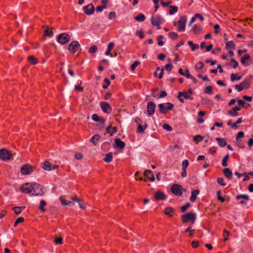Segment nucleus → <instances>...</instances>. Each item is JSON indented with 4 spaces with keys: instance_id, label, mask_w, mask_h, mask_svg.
<instances>
[{
    "instance_id": "dca6fc26",
    "label": "nucleus",
    "mask_w": 253,
    "mask_h": 253,
    "mask_svg": "<svg viewBox=\"0 0 253 253\" xmlns=\"http://www.w3.org/2000/svg\"><path fill=\"white\" fill-rule=\"evenodd\" d=\"M192 31L194 34L199 35L202 32V27L199 24H195L192 29Z\"/></svg>"
},
{
    "instance_id": "f3484780",
    "label": "nucleus",
    "mask_w": 253,
    "mask_h": 253,
    "mask_svg": "<svg viewBox=\"0 0 253 253\" xmlns=\"http://www.w3.org/2000/svg\"><path fill=\"white\" fill-rule=\"evenodd\" d=\"M154 197L156 200H163L166 198L165 194L161 191H156Z\"/></svg>"
},
{
    "instance_id": "ea45409f",
    "label": "nucleus",
    "mask_w": 253,
    "mask_h": 253,
    "mask_svg": "<svg viewBox=\"0 0 253 253\" xmlns=\"http://www.w3.org/2000/svg\"><path fill=\"white\" fill-rule=\"evenodd\" d=\"M54 242L56 244L62 245L63 244V238L61 237H56L54 238Z\"/></svg>"
},
{
    "instance_id": "423d86ee",
    "label": "nucleus",
    "mask_w": 253,
    "mask_h": 253,
    "mask_svg": "<svg viewBox=\"0 0 253 253\" xmlns=\"http://www.w3.org/2000/svg\"><path fill=\"white\" fill-rule=\"evenodd\" d=\"M16 153L9 151L6 149H0V158H11L16 157Z\"/></svg>"
},
{
    "instance_id": "9b49d317",
    "label": "nucleus",
    "mask_w": 253,
    "mask_h": 253,
    "mask_svg": "<svg viewBox=\"0 0 253 253\" xmlns=\"http://www.w3.org/2000/svg\"><path fill=\"white\" fill-rule=\"evenodd\" d=\"M80 47L79 42L77 41L72 42L69 45L68 50L71 53H75Z\"/></svg>"
},
{
    "instance_id": "6ab92c4d",
    "label": "nucleus",
    "mask_w": 253,
    "mask_h": 253,
    "mask_svg": "<svg viewBox=\"0 0 253 253\" xmlns=\"http://www.w3.org/2000/svg\"><path fill=\"white\" fill-rule=\"evenodd\" d=\"M144 175L151 181H154L155 180L154 176L152 174L151 171L150 170H146L144 172Z\"/></svg>"
},
{
    "instance_id": "9d476101",
    "label": "nucleus",
    "mask_w": 253,
    "mask_h": 253,
    "mask_svg": "<svg viewBox=\"0 0 253 253\" xmlns=\"http://www.w3.org/2000/svg\"><path fill=\"white\" fill-rule=\"evenodd\" d=\"M59 167L57 165H52L49 162L46 161L43 164L42 168L47 171H50L53 169H57Z\"/></svg>"
},
{
    "instance_id": "3c124183",
    "label": "nucleus",
    "mask_w": 253,
    "mask_h": 253,
    "mask_svg": "<svg viewBox=\"0 0 253 253\" xmlns=\"http://www.w3.org/2000/svg\"><path fill=\"white\" fill-rule=\"evenodd\" d=\"M169 37L171 39H176L178 37V35L175 32H169Z\"/></svg>"
},
{
    "instance_id": "ddd939ff",
    "label": "nucleus",
    "mask_w": 253,
    "mask_h": 253,
    "mask_svg": "<svg viewBox=\"0 0 253 253\" xmlns=\"http://www.w3.org/2000/svg\"><path fill=\"white\" fill-rule=\"evenodd\" d=\"M101 108L106 113H110L112 111V108L108 103L101 102L100 103Z\"/></svg>"
},
{
    "instance_id": "603ef678",
    "label": "nucleus",
    "mask_w": 253,
    "mask_h": 253,
    "mask_svg": "<svg viewBox=\"0 0 253 253\" xmlns=\"http://www.w3.org/2000/svg\"><path fill=\"white\" fill-rule=\"evenodd\" d=\"M24 220V218L22 217H19L17 218L14 223V226H16L19 223L23 222Z\"/></svg>"
},
{
    "instance_id": "6e6552de",
    "label": "nucleus",
    "mask_w": 253,
    "mask_h": 253,
    "mask_svg": "<svg viewBox=\"0 0 253 253\" xmlns=\"http://www.w3.org/2000/svg\"><path fill=\"white\" fill-rule=\"evenodd\" d=\"M70 40V36L65 33L59 35L57 37V41L59 43L64 44L67 43Z\"/></svg>"
},
{
    "instance_id": "e433bc0d",
    "label": "nucleus",
    "mask_w": 253,
    "mask_h": 253,
    "mask_svg": "<svg viewBox=\"0 0 253 253\" xmlns=\"http://www.w3.org/2000/svg\"><path fill=\"white\" fill-rule=\"evenodd\" d=\"M188 44L191 46L192 51L198 49L199 48V45L197 44H194L192 41H189Z\"/></svg>"
},
{
    "instance_id": "69168bd1",
    "label": "nucleus",
    "mask_w": 253,
    "mask_h": 253,
    "mask_svg": "<svg viewBox=\"0 0 253 253\" xmlns=\"http://www.w3.org/2000/svg\"><path fill=\"white\" fill-rule=\"evenodd\" d=\"M116 17V14L115 12L114 11H111L109 13V18L110 19H115Z\"/></svg>"
},
{
    "instance_id": "a878e982",
    "label": "nucleus",
    "mask_w": 253,
    "mask_h": 253,
    "mask_svg": "<svg viewBox=\"0 0 253 253\" xmlns=\"http://www.w3.org/2000/svg\"><path fill=\"white\" fill-rule=\"evenodd\" d=\"M250 58V55L249 54H246L241 58V62L243 65L247 66L246 61L249 60Z\"/></svg>"
},
{
    "instance_id": "c03bdc74",
    "label": "nucleus",
    "mask_w": 253,
    "mask_h": 253,
    "mask_svg": "<svg viewBox=\"0 0 253 253\" xmlns=\"http://www.w3.org/2000/svg\"><path fill=\"white\" fill-rule=\"evenodd\" d=\"M140 62L139 61H135L131 65L130 69L132 71L135 70L136 67L140 64Z\"/></svg>"
},
{
    "instance_id": "c85d7f7f",
    "label": "nucleus",
    "mask_w": 253,
    "mask_h": 253,
    "mask_svg": "<svg viewBox=\"0 0 253 253\" xmlns=\"http://www.w3.org/2000/svg\"><path fill=\"white\" fill-rule=\"evenodd\" d=\"M223 173L228 179L231 178L232 173L228 168H226L224 169Z\"/></svg>"
},
{
    "instance_id": "72a5a7b5",
    "label": "nucleus",
    "mask_w": 253,
    "mask_h": 253,
    "mask_svg": "<svg viewBox=\"0 0 253 253\" xmlns=\"http://www.w3.org/2000/svg\"><path fill=\"white\" fill-rule=\"evenodd\" d=\"M78 203H79L80 208L81 209L85 210L86 209V205L83 199L80 198V199L78 201Z\"/></svg>"
},
{
    "instance_id": "1a4fd4ad",
    "label": "nucleus",
    "mask_w": 253,
    "mask_h": 253,
    "mask_svg": "<svg viewBox=\"0 0 253 253\" xmlns=\"http://www.w3.org/2000/svg\"><path fill=\"white\" fill-rule=\"evenodd\" d=\"M33 170V167L29 165L26 164L23 165L21 168V172L23 175H27L30 174Z\"/></svg>"
},
{
    "instance_id": "4be33fe9",
    "label": "nucleus",
    "mask_w": 253,
    "mask_h": 253,
    "mask_svg": "<svg viewBox=\"0 0 253 253\" xmlns=\"http://www.w3.org/2000/svg\"><path fill=\"white\" fill-rule=\"evenodd\" d=\"M115 143L116 147L119 148H123L125 146V143L119 138L116 139Z\"/></svg>"
},
{
    "instance_id": "13d9d810",
    "label": "nucleus",
    "mask_w": 253,
    "mask_h": 253,
    "mask_svg": "<svg viewBox=\"0 0 253 253\" xmlns=\"http://www.w3.org/2000/svg\"><path fill=\"white\" fill-rule=\"evenodd\" d=\"M161 4L163 7H167L171 3V1H164V0H161Z\"/></svg>"
},
{
    "instance_id": "f03ea898",
    "label": "nucleus",
    "mask_w": 253,
    "mask_h": 253,
    "mask_svg": "<svg viewBox=\"0 0 253 253\" xmlns=\"http://www.w3.org/2000/svg\"><path fill=\"white\" fill-rule=\"evenodd\" d=\"M181 218L183 223L191 222L193 223L196 220V216L194 212H189L181 215Z\"/></svg>"
},
{
    "instance_id": "09e8293b",
    "label": "nucleus",
    "mask_w": 253,
    "mask_h": 253,
    "mask_svg": "<svg viewBox=\"0 0 253 253\" xmlns=\"http://www.w3.org/2000/svg\"><path fill=\"white\" fill-rule=\"evenodd\" d=\"M195 232V230L192 229L191 227H188L185 230V232H189L190 236H193Z\"/></svg>"
},
{
    "instance_id": "a211bd4d",
    "label": "nucleus",
    "mask_w": 253,
    "mask_h": 253,
    "mask_svg": "<svg viewBox=\"0 0 253 253\" xmlns=\"http://www.w3.org/2000/svg\"><path fill=\"white\" fill-rule=\"evenodd\" d=\"M225 42V47L227 49L233 50L235 48V44L232 41H228L227 39H224Z\"/></svg>"
},
{
    "instance_id": "f704fd0d",
    "label": "nucleus",
    "mask_w": 253,
    "mask_h": 253,
    "mask_svg": "<svg viewBox=\"0 0 253 253\" xmlns=\"http://www.w3.org/2000/svg\"><path fill=\"white\" fill-rule=\"evenodd\" d=\"M231 80L232 82H234L235 81H239L241 79L242 76L240 75L239 76H237L236 74H231L230 76Z\"/></svg>"
},
{
    "instance_id": "7c9ffc66",
    "label": "nucleus",
    "mask_w": 253,
    "mask_h": 253,
    "mask_svg": "<svg viewBox=\"0 0 253 253\" xmlns=\"http://www.w3.org/2000/svg\"><path fill=\"white\" fill-rule=\"evenodd\" d=\"M100 138V136L98 134H95L91 138L90 141L95 145H96L98 141Z\"/></svg>"
},
{
    "instance_id": "680f3d73",
    "label": "nucleus",
    "mask_w": 253,
    "mask_h": 253,
    "mask_svg": "<svg viewBox=\"0 0 253 253\" xmlns=\"http://www.w3.org/2000/svg\"><path fill=\"white\" fill-rule=\"evenodd\" d=\"M220 194H221V191H218L217 192V197H218V200L221 201V202H224L225 201V199L223 197H221V196H220Z\"/></svg>"
},
{
    "instance_id": "6e6d98bb",
    "label": "nucleus",
    "mask_w": 253,
    "mask_h": 253,
    "mask_svg": "<svg viewBox=\"0 0 253 253\" xmlns=\"http://www.w3.org/2000/svg\"><path fill=\"white\" fill-rule=\"evenodd\" d=\"M230 235V233L228 231L226 230H224L223 231V235L224 237V241H226L228 240V237Z\"/></svg>"
},
{
    "instance_id": "5fc2aeb1",
    "label": "nucleus",
    "mask_w": 253,
    "mask_h": 253,
    "mask_svg": "<svg viewBox=\"0 0 253 253\" xmlns=\"http://www.w3.org/2000/svg\"><path fill=\"white\" fill-rule=\"evenodd\" d=\"M244 136V132L243 131H240L237 133L236 140L237 141H239L240 140V138H243Z\"/></svg>"
},
{
    "instance_id": "4d7b16f0",
    "label": "nucleus",
    "mask_w": 253,
    "mask_h": 253,
    "mask_svg": "<svg viewBox=\"0 0 253 253\" xmlns=\"http://www.w3.org/2000/svg\"><path fill=\"white\" fill-rule=\"evenodd\" d=\"M163 38V36H159L158 38H157V40L158 41V44L159 45V46H162L164 45V42L162 41V39Z\"/></svg>"
},
{
    "instance_id": "aec40b11",
    "label": "nucleus",
    "mask_w": 253,
    "mask_h": 253,
    "mask_svg": "<svg viewBox=\"0 0 253 253\" xmlns=\"http://www.w3.org/2000/svg\"><path fill=\"white\" fill-rule=\"evenodd\" d=\"M241 84L244 89H248L251 85V80L250 79H246L241 83Z\"/></svg>"
},
{
    "instance_id": "7ed1b4c3",
    "label": "nucleus",
    "mask_w": 253,
    "mask_h": 253,
    "mask_svg": "<svg viewBox=\"0 0 253 253\" xmlns=\"http://www.w3.org/2000/svg\"><path fill=\"white\" fill-rule=\"evenodd\" d=\"M187 20V17L184 15L181 16L177 23L176 22H173V25L176 26L177 25V30L180 31H184L185 30V25Z\"/></svg>"
},
{
    "instance_id": "bb28decb",
    "label": "nucleus",
    "mask_w": 253,
    "mask_h": 253,
    "mask_svg": "<svg viewBox=\"0 0 253 253\" xmlns=\"http://www.w3.org/2000/svg\"><path fill=\"white\" fill-rule=\"evenodd\" d=\"M27 61L29 63L35 65L37 63L38 61L34 56H30L28 57Z\"/></svg>"
},
{
    "instance_id": "412c9836",
    "label": "nucleus",
    "mask_w": 253,
    "mask_h": 253,
    "mask_svg": "<svg viewBox=\"0 0 253 253\" xmlns=\"http://www.w3.org/2000/svg\"><path fill=\"white\" fill-rule=\"evenodd\" d=\"M216 141L217 144L221 147H223L226 145L227 142L226 140L223 138L217 137Z\"/></svg>"
},
{
    "instance_id": "37998d69",
    "label": "nucleus",
    "mask_w": 253,
    "mask_h": 253,
    "mask_svg": "<svg viewBox=\"0 0 253 253\" xmlns=\"http://www.w3.org/2000/svg\"><path fill=\"white\" fill-rule=\"evenodd\" d=\"M60 201H61L62 204L65 206L69 205L71 203V202L70 201H67L65 199V197H64L63 196H61L60 197Z\"/></svg>"
},
{
    "instance_id": "f257e3e1",
    "label": "nucleus",
    "mask_w": 253,
    "mask_h": 253,
    "mask_svg": "<svg viewBox=\"0 0 253 253\" xmlns=\"http://www.w3.org/2000/svg\"><path fill=\"white\" fill-rule=\"evenodd\" d=\"M31 194L36 196H41L43 194V187L40 184L36 183H31Z\"/></svg>"
},
{
    "instance_id": "79ce46f5",
    "label": "nucleus",
    "mask_w": 253,
    "mask_h": 253,
    "mask_svg": "<svg viewBox=\"0 0 253 253\" xmlns=\"http://www.w3.org/2000/svg\"><path fill=\"white\" fill-rule=\"evenodd\" d=\"M97 50V47L96 45H92L88 50V52L90 54L95 53Z\"/></svg>"
},
{
    "instance_id": "e2e57ef3",
    "label": "nucleus",
    "mask_w": 253,
    "mask_h": 253,
    "mask_svg": "<svg viewBox=\"0 0 253 253\" xmlns=\"http://www.w3.org/2000/svg\"><path fill=\"white\" fill-rule=\"evenodd\" d=\"M104 81L106 84L103 85V88L106 89L110 84V82L108 79H105Z\"/></svg>"
},
{
    "instance_id": "0eeeda50",
    "label": "nucleus",
    "mask_w": 253,
    "mask_h": 253,
    "mask_svg": "<svg viewBox=\"0 0 253 253\" xmlns=\"http://www.w3.org/2000/svg\"><path fill=\"white\" fill-rule=\"evenodd\" d=\"M167 106H165L163 104H159L158 107L160 109V112L162 114H166L168 111L171 110L173 107V104L171 103H167L166 104Z\"/></svg>"
},
{
    "instance_id": "39448f33",
    "label": "nucleus",
    "mask_w": 253,
    "mask_h": 253,
    "mask_svg": "<svg viewBox=\"0 0 253 253\" xmlns=\"http://www.w3.org/2000/svg\"><path fill=\"white\" fill-rule=\"evenodd\" d=\"M163 18L159 15L151 17V23L152 24L157 27V29L160 30L161 28V24L164 22Z\"/></svg>"
},
{
    "instance_id": "2eb2a0df",
    "label": "nucleus",
    "mask_w": 253,
    "mask_h": 253,
    "mask_svg": "<svg viewBox=\"0 0 253 253\" xmlns=\"http://www.w3.org/2000/svg\"><path fill=\"white\" fill-rule=\"evenodd\" d=\"M156 105L152 102H149L147 106V111L149 115H152L155 113Z\"/></svg>"
},
{
    "instance_id": "c756f323",
    "label": "nucleus",
    "mask_w": 253,
    "mask_h": 253,
    "mask_svg": "<svg viewBox=\"0 0 253 253\" xmlns=\"http://www.w3.org/2000/svg\"><path fill=\"white\" fill-rule=\"evenodd\" d=\"M25 207H14L12 208L13 211H14V212L18 214L21 213L22 210L25 209Z\"/></svg>"
},
{
    "instance_id": "052dcab7",
    "label": "nucleus",
    "mask_w": 253,
    "mask_h": 253,
    "mask_svg": "<svg viewBox=\"0 0 253 253\" xmlns=\"http://www.w3.org/2000/svg\"><path fill=\"white\" fill-rule=\"evenodd\" d=\"M236 198L237 199H240L241 198L244 199L246 200H248L249 199V197L248 195H239L236 196Z\"/></svg>"
},
{
    "instance_id": "5701e85b",
    "label": "nucleus",
    "mask_w": 253,
    "mask_h": 253,
    "mask_svg": "<svg viewBox=\"0 0 253 253\" xmlns=\"http://www.w3.org/2000/svg\"><path fill=\"white\" fill-rule=\"evenodd\" d=\"M106 130L111 136L113 135L117 131V128L115 127H112L111 126H108Z\"/></svg>"
},
{
    "instance_id": "b1692460",
    "label": "nucleus",
    "mask_w": 253,
    "mask_h": 253,
    "mask_svg": "<svg viewBox=\"0 0 253 253\" xmlns=\"http://www.w3.org/2000/svg\"><path fill=\"white\" fill-rule=\"evenodd\" d=\"M174 211V210L173 208L167 207L165 209L164 212L166 215H168L169 217H171L172 216L171 213H173Z\"/></svg>"
},
{
    "instance_id": "4468645a",
    "label": "nucleus",
    "mask_w": 253,
    "mask_h": 253,
    "mask_svg": "<svg viewBox=\"0 0 253 253\" xmlns=\"http://www.w3.org/2000/svg\"><path fill=\"white\" fill-rule=\"evenodd\" d=\"M31 184L29 183H26L23 184L20 187V190L25 193H31Z\"/></svg>"
},
{
    "instance_id": "0e129e2a",
    "label": "nucleus",
    "mask_w": 253,
    "mask_h": 253,
    "mask_svg": "<svg viewBox=\"0 0 253 253\" xmlns=\"http://www.w3.org/2000/svg\"><path fill=\"white\" fill-rule=\"evenodd\" d=\"M106 8V6H103V5H99L96 7V11L97 12H101L103 11V10Z\"/></svg>"
},
{
    "instance_id": "338daca9",
    "label": "nucleus",
    "mask_w": 253,
    "mask_h": 253,
    "mask_svg": "<svg viewBox=\"0 0 253 253\" xmlns=\"http://www.w3.org/2000/svg\"><path fill=\"white\" fill-rule=\"evenodd\" d=\"M235 88L238 90V91L240 92L242 91L244 89L242 84H236L235 86Z\"/></svg>"
},
{
    "instance_id": "393cba45",
    "label": "nucleus",
    "mask_w": 253,
    "mask_h": 253,
    "mask_svg": "<svg viewBox=\"0 0 253 253\" xmlns=\"http://www.w3.org/2000/svg\"><path fill=\"white\" fill-rule=\"evenodd\" d=\"M199 193V190H194L192 191L191 197L190 198V200L192 202H194L196 201L197 199V195Z\"/></svg>"
},
{
    "instance_id": "a18cd8bd",
    "label": "nucleus",
    "mask_w": 253,
    "mask_h": 253,
    "mask_svg": "<svg viewBox=\"0 0 253 253\" xmlns=\"http://www.w3.org/2000/svg\"><path fill=\"white\" fill-rule=\"evenodd\" d=\"M228 114L232 117H236L239 115V114L237 112V111L236 112V111H234V110H233V109L231 110L228 111Z\"/></svg>"
},
{
    "instance_id": "c9c22d12",
    "label": "nucleus",
    "mask_w": 253,
    "mask_h": 253,
    "mask_svg": "<svg viewBox=\"0 0 253 253\" xmlns=\"http://www.w3.org/2000/svg\"><path fill=\"white\" fill-rule=\"evenodd\" d=\"M204 67V64L202 61L198 62L195 65V68L196 70H202Z\"/></svg>"
},
{
    "instance_id": "cd10ccee",
    "label": "nucleus",
    "mask_w": 253,
    "mask_h": 253,
    "mask_svg": "<svg viewBox=\"0 0 253 253\" xmlns=\"http://www.w3.org/2000/svg\"><path fill=\"white\" fill-rule=\"evenodd\" d=\"M114 43L111 42L108 44L107 50L105 53V55L108 56L110 54V52L114 47Z\"/></svg>"
},
{
    "instance_id": "864d4df0",
    "label": "nucleus",
    "mask_w": 253,
    "mask_h": 253,
    "mask_svg": "<svg viewBox=\"0 0 253 253\" xmlns=\"http://www.w3.org/2000/svg\"><path fill=\"white\" fill-rule=\"evenodd\" d=\"M136 35L139 36L141 39L144 38V34L142 30H137L135 33Z\"/></svg>"
},
{
    "instance_id": "de8ad7c7",
    "label": "nucleus",
    "mask_w": 253,
    "mask_h": 253,
    "mask_svg": "<svg viewBox=\"0 0 253 253\" xmlns=\"http://www.w3.org/2000/svg\"><path fill=\"white\" fill-rule=\"evenodd\" d=\"M182 96H183L184 98L186 99H193V97L191 96V95L186 92H182Z\"/></svg>"
},
{
    "instance_id": "4c0bfd02",
    "label": "nucleus",
    "mask_w": 253,
    "mask_h": 253,
    "mask_svg": "<svg viewBox=\"0 0 253 253\" xmlns=\"http://www.w3.org/2000/svg\"><path fill=\"white\" fill-rule=\"evenodd\" d=\"M164 69H161L159 67H158L155 72V74L157 75L159 73L158 77L159 79H161L164 75Z\"/></svg>"
},
{
    "instance_id": "2f4dec72",
    "label": "nucleus",
    "mask_w": 253,
    "mask_h": 253,
    "mask_svg": "<svg viewBox=\"0 0 253 253\" xmlns=\"http://www.w3.org/2000/svg\"><path fill=\"white\" fill-rule=\"evenodd\" d=\"M46 205V203L45 201L42 200L41 201L40 203V206L39 207V209L41 210L42 212H44L45 211V209H44V207Z\"/></svg>"
},
{
    "instance_id": "473e14b6",
    "label": "nucleus",
    "mask_w": 253,
    "mask_h": 253,
    "mask_svg": "<svg viewBox=\"0 0 253 253\" xmlns=\"http://www.w3.org/2000/svg\"><path fill=\"white\" fill-rule=\"evenodd\" d=\"M134 19L139 22H143L145 19V17L143 14H139L134 17Z\"/></svg>"
},
{
    "instance_id": "8fccbe9b",
    "label": "nucleus",
    "mask_w": 253,
    "mask_h": 253,
    "mask_svg": "<svg viewBox=\"0 0 253 253\" xmlns=\"http://www.w3.org/2000/svg\"><path fill=\"white\" fill-rule=\"evenodd\" d=\"M169 64H167L165 66V69L168 71H170L172 70V69L173 66H172V64L170 62V59H169Z\"/></svg>"
},
{
    "instance_id": "a19ab883",
    "label": "nucleus",
    "mask_w": 253,
    "mask_h": 253,
    "mask_svg": "<svg viewBox=\"0 0 253 253\" xmlns=\"http://www.w3.org/2000/svg\"><path fill=\"white\" fill-rule=\"evenodd\" d=\"M193 140L196 143H198L199 142L203 141V137L200 135H197L194 137Z\"/></svg>"
},
{
    "instance_id": "f8f14e48",
    "label": "nucleus",
    "mask_w": 253,
    "mask_h": 253,
    "mask_svg": "<svg viewBox=\"0 0 253 253\" xmlns=\"http://www.w3.org/2000/svg\"><path fill=\"white\" fill-rule=\"evenodd\" d=\"M94 6L92 4H88L83 7L84 12L88 15L93 14L94 12Z\"/></svg>"
},
{
    "instance_id": "20e7f679",
    "label": "nucleus",
    "mask_w": 253,
    "mask_h": 253,
    "mask_svg": "<svg viewBox=\"0 0 253 253\" xmlns=\"http://www.w3.org/2000/svg\"><path fill=\"white\" fill-rule=\"evenodd\" d=\"M171 192L177 196H181L183 191H186L181 185L175 184L171 186Z\"/></svg>"
},
{
    "instance_id": "49530a36",
    "label": "nucleus",
    "mask_w": 253,
    "mask_h": 253,
    "mask_svg": "<svg viewBox=\"0 0 253 253\" xmlns=\"http://www.w3.org/2000/svg\"><path fill=\"white\" fill-rule=\"evenodd\" d=\"M204 92L207 94H211L212 93V86H208L204 90Z\"/></svg>"
},
{
    "instance_id": "774afa93",
    "label": "nucleus",
    "mask_w": 253,
    "mask_h": 253,
    "mask_svg": "<svg viewBox=\"0 0 253 253\" xmlns=\"http://www.w3.org/2000/svg\"><path fill=\"white\" fill-rule=\"evenodd\" d=\"M163 127L168 131H171L172 130V128L167 124H164L163 126Z\"/></svg>"
},
{
    "instance_id": "bf43d9fd",
    "label": "nucleus",
    "mask_w": 253,
    "mask_h": 253,
    "mask_svg": "<svg viewBox=\"0 0 253 253\" xmlns=\"http://www.w3.org/2000/svg\"><path fill=\"white\" fill-rule=\"evenodd\" d=\"M190 206V204L188 203L185 205L181 207V211L182 212H185L188 208Z\"/></svg>"
},
{
    "instance_id": "58836bf2",
    "label": "nucleus",
    "mask_w": 253,
    "mask_h": 253,
    "mask_svg": "<svg viewBox=\"0 0 253 253\" xmlns=\"http://www.w3.org/2000/svg\"><path fill=\"white\" fill-rule=\"evenodd\" d=\"M178 11V8L176 6H170L169 13L170 15H173Z\"/></svg>"
}]
</instances>
